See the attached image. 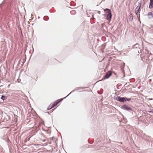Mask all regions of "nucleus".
<instances>
[{"instance_id": "7", "label": "nucleus", "mask_w": 153, "mask_h": 153, "mask_svg": "<svg viewBox=\"0 0 153 153\" xmlns=\"http://www.w3.org/2000/svg\"><path fill=\"white\" fill-rule=\"evenodd\" d=\"M124 97L119 98V100L121 102H124Z\"/></svg>"}, {"instance_id": "5", "label": "nucleus", "mask_w": 153, "mask_h": 153, "mask_svg": "<svg viewBox=\"0 0 153 153\" xmlns=\"http://www.w3.org/2000/svg\"><path fill=\"white\" fill-rule=\"evenodd\" d=\"M123 107L124 109L126 110H129L131 109L130 108L126 105H124L123 106Z\"/></svg>"}, {"instance_id": "9", "label": "nucleus", "mask_w": 153, "mask_h": 153, "mask_svg": "<svg viewBox=\"0 0 153 153\" xmlns=\"http://www.w3.org/2000/svg\"><path fill=\"white\" fill-rule=\"evenodd\" d=\"M5 98V97L4 96H2L1 97V99L2 100H4Z\"/></svg>"}, {"instance_id": "6", "label": "nucleus", "mask_w": 153, "mask_h": 153, "mask_svg": "<svg viewBox=\"0 0 153 153\" xmlns=\"http://www.w3.org/2000/svg\"><path fill=\"white\" fill-rule=\"evenodd\" d=\"M140 6L139 7H138V6L136 8V12L138 13L139 12V10L140 8Z\"/></svg>"}, {"instance_id": "2", "label": "nucleus", "mask_w": 153, "mask_h": 153, "mask_svg": "<svg viewBox=\"0 0 153 153\" xmlns=\"http://www.w3.org/2000/svg\"><path fill=\"white\" fill-rule=\"evenodd\" d=\"M104 10L106 12L105 15L106 16V19L110 21L112 16L111 10L108 9H106Z\"/></svg>"}, {"instance_id": "8", "label": "nucleus", "mask_w": 153, "mask_h": 153, "mask_svg": "<svg viewBox=\"0 0 153 153\" xmlns=\"http://www.w3.org/2000/svg\"><path fill=\"white\" fill-rule=\"evenodd\" d=\"M130 99H128L126 98H124V101H130Z\"/></svg>"}, {"instance_id": "1", "label": "nucleus", "mask_w": 153, "mask_h": 153, "mask_svg": "<svg viewBox=\"0 0 153 153\" xmlns=\"http://www.w3.org/2000/svg\"><path fill=\"white\" fill-rule=\"evenodd\" d=\"M62 99H61L55 101L54 102L48 106V110H49L56 106L59 102L62 101Z\"/></svg>"}, {"instance_id": "4", "label": "nucleus", "mask_w": 153, "mask_h": 153, "mask_svg": "<svg viewBox=\"0 0 153 153\" xmlns=\"http://www.w3.org/2000/svg\"><path fill=\"white\" fill-rule=\"evenodd\" d=\"M153 7V0H150L149 8H152Z\"/></svg>"}, {"instance_id": "3", "label": "nucleus", "mask_w": 153, "mask_h": 153, "mask_svg": "<svg viewBox=\"0 0 153 153\" xmlns=\"http://www.w3.org/2000/svg\"><path fill=\"white\" fill-rule=\"evenodd\" d=\"M112 74V73L111 71H108L106 74V75L104 77H103L102 80L106 79L108 78Z\"/></svg>"}]
</instances>
